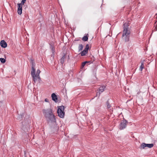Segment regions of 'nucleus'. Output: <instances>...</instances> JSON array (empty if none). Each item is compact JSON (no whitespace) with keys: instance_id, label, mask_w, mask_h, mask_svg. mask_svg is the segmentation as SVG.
<instances>
[{"instance_id":"2","label":"nucleus","mask_w":157,"mask_h":157,"mask_svg":"<svg viewBox=\"0 0 157 157\" xmlns=\"http://www.w3.org/2000/svg\"><path fill=\"white\" fill-rule=\"evenodd\" d=\"M130 23L129 22H126L124 24V30L123 31L122 38L124 40L125 42H128L129 40L130 36V30L129 29L128 26Z\"/></svg>"},{"instance_id":"16","label":"nucleus","mask_w":157,"mask_h":157,"mask_svg":"<svg viewBox=\"0 0 157 157\" xmlns=\"http://www.w3.org/2000/svg\"><path fill=\"white\" fill-rule=\"evenodd\" d=\"M144 68V62H142L141 65L140 67V70L141 71H142V69Z\"/></svg>"},{"instance_id":"11","label":"nucleus","mask_w":157,"mask_h":157,"mask_svg":"<svg viewBox=\"0 0 157 157\" xmlns=\"http://www.w3.org/2000/svg\"><path fill=\"white\" fill-rule=\"evenodd\" d=\"M31 74L32 75H36L35 74V69L34 68V66H33V63H32V69L31 72Z\"/></svg>"},{"instance_id":"29","label":"nucleus","mask_w":157,"mask_h":157,"mask_svg":"<svg viewBox=\"0 0 157 157\" xmlns=\"http://www.w3.org/2000/svg\"><path fill=\"white\" fill-rule=\"evenodd\" d=\"M44 101L46 102H48V99L47 98H45Z\"/></svg>"},{"instance_id":"24","label":"nucleus","mask_w":157,"mask_h":157,"mask_svg":"<svg viewBox=\"0 0 157 157\" xmlns=\"http://www.w3.org/2000/svg\"><path fill=\"white\" fill-rule=\"evenodd\" d=\"M26 1V0H22L21 1V3L20 4H21V6L22 5H23V4L25 3Z\"/></svg>"},{"instance_id":"21","label":"nucleus","mask_w":157,"mask_h":157,"mask_svg":"<svg viewBox=\"0 0 157 157\" xmlns=\"http://www.w3.org/2000/svg\"><path fill=\"white\" fill-rule=\"evenodd\" d=\"M91 60H90V61H92V63H93V62L95 60V58L93 56H92V57H91Z\"/></svg>"},{"instance_id":"26","label":"nucleus","mask_w":157,"mask_h":157,"mask_svg":"<svg viewBox=\"0 0 157 157\" xmlns=\"http://www.w3.org/2000/svg\"><path fill=\"white\" fill-rule=\"evenodd\" d=\"M37 79H38L39 81H40L41 80V78H40L39 75H37Z\"/></svg>"},{"instance_id":"12","label":"nucleus","mask_w":157,"mask_h":157,"mask_svg":"<svg viewBox=\"0 0 157 157\" xmlns=\"http://www.w3.org/2000/svg\"><path fill=\"white\" fill-rule=\"evenodd\" d=\"M67 57V55L65 54H64L62 57V58L60 59V63L63 64L64 62V60Z\"/></svg>"},{"instance_id":"6","label":"nucleus","mask_w":157,"mask_h":157,"mask_svg":"<svg viewBox=\"0 0 157 157\" xmlns=\"http://www.w3.org/2000/svg\"><path fill=\"white\" fill-rule=\"evenodd\" d=\"M106 87L104 85H102L98 89L99 92H97V95L98 96V95L99 96L100 95V94L101 93L103 92L104 90H105V89Z\"/></svg>"},{"instance_id":"1","label":"nucleus","mask_w":157,"mask_h":157,"mask_svg":"<svg viewBox=\"0 0 157 157\" xmlns=\"http://www.w3.org/2000/svg\"><path fill=\"white\" fill-rule=\"evenodd\" d=\"M43 113L48 123L55 122L56 121L55 115L52 113V110L50 108L43 109Z\"/></svg>"},{"instance_id":"23","label":"nucleus","mask_w":157,"mask_h":157,"mask_svg":"<svg viewBox=\"0 0 157 157\" xmlns=\"http://www.w3.org/2000/svg\"><path fill=\"white\" fill-rule=\"evenodd\" d=\"M86 62H82V67H84L85 66V65L86 64Z\"/></svg>"},{"instance_id":"20","label":"nucleus","mask_w":157,"mask_h":157,"mask_svg":"<svg viewBox=\"0 0 157 157\" xmlns=\"http://www.w3.org/2000/svg\"><path fill=\"white\" fill-rule=\"evenodd\" d=\"M0 61L2 63H5L6 61V60L5 59L2 58H0Z\"/></svg>"},{"instance_id":"3","label":"nucleus","mask_w":157,"mask_h":157,"mask_svg":"<svg viewBox=\"0 0 157 157\" xmlns=\"http://www.w3.org/2000/svg\"><path fill=\"white\" fill-rule=\"evenodd\" d=\"M64 107L61 105L58 107L57 110V113L58 116L60 118H63L64 116L65 113L64 112Z\"/></svg>"},{"instance_id":"17","label":"nucleus","mask_w":157,"mask_h":157,"mask_svg":"<svg viewBox=\"0 0 157 157\" xmlns=\"http://www.w3.org/2000/svg\"><path fill=\"white\" fill-rule=\"evenodd\" d=\"M88 40V36L86 35L85 36H84L82 38V40L84 41H87Z\"/></svg>"},{"instance_id":"8","label":"nucleus","mask_w":157,"mask_h":157,"mask_svg":"<svg viewBox=\"0 0 157 157\" xmlns=\"http://www.w3.org/2000/svg\"><path fill=\"white\" fill-rule=\"evenodd\" d=\"M18 7V8L17 13L21 15L22 13V6L21 4H17Z\"/></svg>"},{"instance_id":"27","label":"nucleus","mask_w":157,"mask_h":157,"mask_svg":"<svg viewBox=\"0 0 157 157\" xmlns=\"http://www.w3.org/2000/svg\"><path fill=\"white\" fill-rule=\"evenodd\" d=\"M85 62H86V63H89V64L92 63V61H86Z\"/></svg>"},{"instance_id":"28","label":"nucleus","mask_w":157,"mask_h":157,"mask_svg":"<svg viewBox=\"0 0 157 157\" xmlns=\"http://www.w3.org/2000/svg\"><path fill=\"white\" fill-rule=\"evenodd\" d=\"M155 31H157V26H156L155 27V29H154Z\"/></svg>"},{"instance_id":"13","label":"nucleus","mask_w":157,"mask_h":157,"mask_svg":"<svg viewBox=\"0 0 157 157\" xmlns=\"http://www.w3.org/2000/svg\"><path fill=\"white\" fill-rule=\"evenodd\" d=\"M32 76L33 78V81L35 82L37 80V75H32Z\"/></svg>"},{"instance_id":"9","label":"nucleus","mask_w":157,"mask_h":157,"mask_svg":"<svg viewBox=\"0 0 157 157\" xmlns=\"http://www.w3.org/2000/svg\"><path fill=\"white\" fill-rule=\"evenodd\" d=\"M0 45L2 48H5L7 46V44L4 40H3L0 42Z\"/></svg>"},{"instance_id":"5","label":"nucleus","mask_w":157,"mask_h":157,"mask_svg":"<svg viewBox=\"0 0 157 157\" xmlns=\"http://www.w3.org/2000/svg\"><path fill=\"white\" fill-rule=\"evenodd\" d=\"M153 144H147L143 143L140 145V148L141 149H144L146 147L151 148L153 147Z\"/></svg>"},{"instance_id":"25","label":"nucleus","mask_w":157,"mask_h":157,"mask_svg":"<svg viewBox=\"0 0 157 157\" xmlns=\"http://www.w3.org/2000/svg\"><path fill=\"white\" fill-rule=\"evenodd\" d=\"M51 48H52V52L53 53L55 52V49L51 45Z\"/></svg>"},{"instance_id":"7","label":"nucleus","mask_w":157,"mask_h":157,"mask_svg":"<svg viewBox=\"0 0 157 157\" xmlns=\"http://www.w3.org/2000/svg\"><path fill=\"white\" fill-rule=\"evenodd\" d=\"M52 133H57L59 130V127L56 125L54 127L51 128Z\"/></svg>"},{"instance_id":"30","label":"nucleus","mask_w":157,"mask_h":157,"mask_svg":"<svg viewBox=\"0 0 157 157\" xmlns=\"http://www.w3.org/2000/svg\"><path fill=\"white\" fill-rule=\"evenodd\" d=\"M69 59V56H68V59Z\"/></svg>"},{"instance_id":"10","label":"nucleus","mask_w":157,"mask_h":157,"mask_svg":"<svg viewBox=\"0 0 157 157\" xmlns=\"http://www.w3.org/2000/svg\"><path fill=\"white\" fill-rule=\"evenodd\" d=\"M52 100L55 102H57L58 98L56 95L55 93H53L52 94Z\"/></svg>"},{"instance_id":"15","label":"nucleus","mask_w":157,"mask_h":157,"mask_svg":"<svg viewBox=\"0 0 157 157\" xmlns=\"http://www.w3.org/2000/svg\"><path fill=\"white\" fill-rule=\"evenodd\" d=\"M87 52L85 50H83L80 52V54L81 56H84L86 55V54L87 53Z\"/></svg>"},{"instance_id":"19","label":"nucleus","mask_w":157,"mask_h":157,"mask_svg":"<svg viewBox=\"0 0 157 157\" xmlns=\"http://www.w3.org/2000/svg\"><path fill=\"white\" fill-rule=\"evenodd\" d=\"M89 48V44H87L85 47V48L84 50H85L86 51L88 52V50Z\"/></svg>"},{"instance_id":"4","label":"nucleus","mask_w":157,"mask_h":157,"mask_svg":"<svg viewBox=\"0 0 157 157\" xmlns=\"http://www.w3.org/2000/svg\"><path fill=\"white\" fill-rule=\"evenodd\" d=\"M127 124V121L124 118L123 120L121 121V122L119 125V129L120 130H122L125 128L126 127Z\"/></svg>"},{"instance_id":"18","label":"nucleus","mask_w":157,"mask_h":157,"mask_svg":"<svg viewBox=\"0 0 157 157\" xmlns=\"http://www.w3.org/2000/svg\"><path fill=\"white\" fill-rule=\"evenodd\" d=\"M78 51L80 52L82 51L83 48V46L82 44H80L79 45V46L78 47Z\"/></svg>"},{"instance_id":"14","label":"nucleus","mask_w":157,"mask_h":157,"mask_svg":"<svg viewBox=\"0 0 157 157\" xmlns=\"http://www.w3.org/2000/svg\"><path fill=\"white\" fill-rule=\"evenodd\" d=\"M109 99L108 100L106 101V104L108 109H109L111 107V105L109 102Z\"/></svg>"},{"instance_id":"22","label":"nucleus","mask_w":157,"mask_h":157,"mask_svg":"<svg viewBox=\"0 0 157 157\" xmlns=\"http://www.w3.org/2000/svg\"><path fill=\"white\" fill-rule=\"evenodd\" d=\"M40 72V70L38 69L37 70L36 73V75H39Z\"/></svg>"}]
</instances>
